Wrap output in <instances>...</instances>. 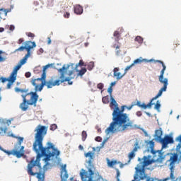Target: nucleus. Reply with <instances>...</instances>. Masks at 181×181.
I'll use <instances>...</instances> for the list:
<instances>
[{"instance_id": "nucleus-1", "label": "nucleus", "mask_w": 181, "mask_h": 181, "mask_svg": "<svg viewBox=\"0 0 181 181\" xmlns=\"http://www.w3.org/2000/svg\"><path fill=\"white\" fill-rule=\"evenodd\" d=\"M35 141L33 145V149L37 153L36 160L33 158L28 165V174L30 176H36L39 180H45V171L47 170V165H40V158L45 156V162H49L52 156H59L60 151L54 148V145L48 141L47 147H43V139L47 134V127L39 124L35 129ZM44 170V173H43Z\"/></svg>"}, {"instance_id": "nucleus-2", "label": "nucleus", "mask_w": 181, "mask_h": 181, "mask_svg": "<svg viewBox=\"0 0 181 181\" xmlns=\"http://www.w3.org/2000/svg\"><path fill=\"white\" fill-rule=\"evenodd\" d=\"M110 107L114 110L112 112V122L105 131L106 135L115 134V132H124V131L128 129L129 127H130V128L134 127V122H132V121L129 122L128 115L124 113L126 106H122L121 110H119L118 103H117V101L114 98H112Z\"/></svg>"}, {"instance_id": "nucleus-3", "label": "nucleus", "mask_w": 181, "mask_h": 181, "mask_svg": "<svg viewBox=\"0 0 181 181\" xmlns=\"http://www.w3.org/2000/svg\"><path fill=\"white\" fill-rule=\"evenodd\" d=\"M85 158H88L87 161L88 171L81 169L79 173L82 181H104V178L100 175V174L95 173V167H94V153L93 151H88L85 153Z\"/></svg>"}, {"instance_id": "nucleus-4", "label": "nucleus", "mask_w": 181, "mask_h": 181, "mask_svg": "<svg viewBox=\"0 0 181 181\" xmlns=\"http://www.w3.org/2000/svg\"><path fill=\"white\" fill-rule=\"evenodd\" d=\"M16 93H21L23 103L20 104V108L23 111H27L29 105H34L36 107L37 100H39V95L36 92H28V89H21L18 87L15 88Z\"/></svg>"}, {"instance_id": "nucleus-5", "label": "nucleus", "mask_w": 181, "mask_h": 181, "mask_svg": "<svg viewBox=\"0 0 181 181\" xmlns=\"http://www.w3.org/2000/svg\"><path fill=\"white\" fill-rule=\"evenodd\" d=\"M152 156H144L143 157V162L139 163L135 168L134 180H144L146 179V174H145V168L155 163V160L152 158Z\"/></svg>"}, {"instance_id": "nucleus-6", "label": "nucleus", "mask_w": 181, "mask_h": 181, "mask_svg": "<svg viewBox=\"0 0 181 181\" xmlns=\"http://www.w3.org/2000/svg\"><path fill=\"white\" fill-rule=\"evenodd\" d=\"M8 136H11V138H15L18 139V142L14 146V148L11 151L5 150L3 148L2 152L6 153V155L16 156L18 158L25 156V146H22L23 142V137L15 136L13 134H8Z\"/></svg>"}, {"instance_id": "nucleus-7", "label": "nucleus", "mask_w": 181, "mask_h": 181, "mask_svg": "<svg viewBox=\"0 0 181 181\" xmlns=\"http://www.w3.org/2000/svg\"><path fill=\"white\" fill-rule=\"evenodd\" d=\"M30 83L35 87V93H37V91H42L45 86H46L47 88H53V87L56 86H60L62 81H54V79L52 78L47 81H43L42 78H37L36 79L31 78Z\"/></svg>"}, {"instance_id": "nucleus-8", "label": "nucleus", "mask_w": 181, "mask_h": 181, "mask_svg": "<svg viewBox=\"0 0 181 181\" xmlns=\"http://www.w3.org/2000/svg\"><path fill=\"white\" fill-rule=\"evenodd\" d=\"M155 63H160V64H162V70L160 71V74L158 76V80L161 84H163V86L159 90L158 93L151 99V101H154V100H158L159 97H160L163 93V91H166L168 86V78H163V76L165 74V71H166V65H165V63L162 61H154Z\"/></svg>"}, {"instance_id": "nucleus-9", "label": "nucleus", "mask_w": 181, "mask_h": 181, "mask_svg": "<svg viewBox=\"0 0 181 181\" xmlns=\"http://www.w3.org/2000/svg\"><path fill=\"white\" fill-rule=\"evenodd\" d=\"M149 147L151 149V153L153 154V159L155 163H163L165 160V154L162 151H155L153 148L155 147V143L153 141H149Z\"/></svg>"}, {"instance_id": "nucleus-10", "label": "nucleus", "mask_w": 181, "mask_h": 181, "mask_svg": "<svg viewBox=\"0 0 181 181\" xmlns=\"http://www.w3.org/2000/svg\"><path fill=\"white\" fill-rule=\"evenodd\" d=\"M167 162H169V169L170 170V177H168L166 178L160 180L159 181H168V180H175V168L176 163H177V161H174L173 160H168Z\"/></svg>"}, {"instance_id": "nucleus-11", "label": "nucleus", "mask_w": 181, "mask_h": 181, "mask_svg": "<svg viewBox=\"0 0 181 181\" xmlns=\"http://www.w3.org/2000/svg\"><path fill=\"white\" fill-rule=\"evenodd\" d=\"M69 67H70V65H67V67H66V65H64L62 68L58 69L59 73H61V76L59 78L55 80V81H62L59 83V85L66 81H67L69 85L73 84V82L70 81V78H65L64 76V70H67Z\"/></svg>"}, {"instance_id": "nucleus-12", "label": "nucleus", "mask_w": 181, "mask_h": 181, "mask_svg": "<svg viewBox=\"0 0 181 181\" xmlns=\"http://www.w3.org/2000/svg\"><path fill=\"white\" fill-rule=\"evenodd\" d=\"M12 124L10 119H5L0 118V135L4 136L5 134L8 132V127ZM8 125V127H6Z\"/></svg>"}, {"instance_id": "nucleus-13", "label": "nucleus", "mask_w": 181, "mask_h": 181, "mask_svg": "<svg viewBox=\"0 0 181 181\" xmlns=\"http://www.w3.org/2000/svg\"><path fill=\"white\" fill-rule=\"evenodd\" d=\"M134 64H132L129 66H127L124 69V73L122 74L119 71V68L115 67L113 69V76L116 77L117 80H121L122 77H124L127 74V71L131 69V67H133Z\"/></svg>"}, {"instance_id": "nucleus-14", "label": "nucleus", "mask_w": 181, "mask_h": 181, "mask_svg": "<svg viewBox=\"0 0 181 181\" xmlns=\"http://www.w3.org/2000/svg\"><path fill=\"white\" fill-rule=\"evenodd\" d=\"M160 142L162 144L163 148H166L169 144H174L175 141L172 136L165 135L163 139H160Z\"/></svg>"}, {"instance_id": "nucleus-15", "label": "nucleus", "mask_w": 181, "mask_h": 181, "mask_svg": "<svg viewBox=\"0 0 181 181\" xmlns=\"http://www.w3.org/2000/svg\"><path fill=\"white\" fill-rule=\"evenodd\" d=\"M113 36L115 37V43L113 44L112 47L113 49H116V50H118L121 47V44L119 43V37H121V33H119V31H115Z\"/></svg>"}, {"instance_id": "nucleus-16", "label": "nucleus", "mask_w": 181, "mask_h": 181, "mask_svg": "<svg viewBox=\"0 0 181 181\" xmlns=\"http://www.w3.org/2000/svg\"><path fill=\"white\" fill-rule=\"evenodd\" d=\"M36 47V42L32 41H26L25 42V50L27 51V54L25 56H28L30 57V49H33V47Z\"/></svg>"}, {"instance_id": "nucleus-17", "label": "nucleus", "mask_w": 181, "mask_h": 181, "mask_svg": "<svg viewBox=\"0 0 181 181\" xmlns=\"http://www.w3.org/2000/svg\"><path fill=\"white\" fill-rule=\"evenodd\" d=\"M22 67V64H18L16 66L11 72L10 76H11V81H16V77L18 76V70H19Z\"/></svg>"}, {"instance_id": "nucleus-18", "label": "nucleus", "mask_w": 181, "mask_h": 181, "mask_svg": "<svg viewBox=\"0 0 181 181\" xmlns=\"http://www.w3.org/2000/svg\"><path fill=\"white\" fill-rule=\"evenodd\" d=\"M66 165H64L62 168L61 170V179L62 181H67V179H69V174H67V170H66Z\"/></svg>"}, {"instance_id": "nucleus-19", "label": "nucleus", "mask_w": 181, "mask_h": 181, "mask_svg": "<svg viewBox=\"0 0 181 181\" xmlns=\"http://www.w3.org/2000/svg\"><path fill=\"white\" fill-rule=\"evenodd\" d=\"M158 60H155V59H142V57H140L139 59H136L134 61V63L132 64H134V66H135V64H141V63H142V62H146V63H149L151 62H154V63H156L155 62H157ZM158 62H160V60H158Z\"/></svg>"}, {"instance_id": "nucleus-20", "label": "nucleus", "mask_w": 181, "mask_h": 181, "mask_svg": "<svg viewBox=\"0 0 181 181\" xmlns=\"http://www.w3.org/2000/svg\"><path fill=\"white\" fill-rule=\"evenodd\" d=\"M162 135H163V132H162V128L156 130L155 132V136L156 141H159L160 142V139H162Z\"/></svg>"}, {"instance_id": "nucleus-21", "label": "nucleus", "mask_w": 181, "mask_h": 181, "mask_svg": "<svg viewBox=\"0 0 181 181\" xmlns=\"http://www.w3.org/2000/svg\"><path fill=\"white\" fill-rule=\"evenodd\" d=\"M74 13L76 15H81V13H83V6L80 5H76L74 6Z\"/></svg>"}, {"instance_id": "nucleus-22", "label": "nucleus", "mask_w": 181, "mask_h": 181, "mask_svg": "<svg viewBox=\"0 0 181 181\" xmlns=\"http://www.w3.org/2000/svg\"><path fill=\"white\" fill-rule=\"evenodd\" d=\"M48 67H50V65H46L43 67V71L42 74V76H41V78H41V81H46V69Z\"/></svg>"}, {"instance_id": "nucleus-23", "label": "nucleus", "mask_w": 181, "mask_h": 181, "mask_svg": "<svg viewBox=\"0 0 181 181\" xmlns=\"http://www.w3.org/2000/svg\"><path fill=\"white\" fill-rule=\"evenodd\" d=\"M8 15V10L0 8V18L4 19V16H7Z\"/></svg>"}, {"instance_id": "nucleus-24", "label": "nucleus", "mask_w": 181, "mask_h": 181, "mask_svg": "<svg viewBox=\"0 0 181 181\" xmlns=\"http://www.w3.org/2000/svg\"><path fill=\"white\" fill-rule=\"evenodd\" d=\"M134 40L135 42H137L139 45H142V43H144V38L141 36H136Z\"/></svg>"}, {"instance_id": "nucleus-25", "label": "nucleus", "mask_w": 181, "mask_h": 181, "mask_svg": "<svg viewBox=\"0 0 181 181\" xmlns=\"http://www.w3.org/2000/svg\"><path fill=\"white\" fill-rule=\"evenodd\" d=\"M102 101H103V104H108V103H110V96L109 95L104 96L102 98Z\"/></svg>"}, {"instance_id": "nucleus-26", "label": "nucleus", "mask_w": 181, "mask_h": 181, "mask_svg": "<svg viewBox=\"0 0 181 181\" xmlns=\"http://www.w3.org/2000/svg\"><path fill=\"white\" fill-rule=\"evenodd\" d=\"M87 69H88V70H89V71H91V70H93V69H94V62H90L88 64Z\"/></svg>"}, {"instance_id": "nucleus-27", "label": "nucleus", "mask_w": 181, "mask_h": 181, "mask_svg": "<svg viewBox=\"0 0 181 181\" xmlns=\"http://www.w3.org/2000/svg\"><path fill=\"white\" fill-rule=\"evenodd\" d=\"M86 73H87V69L82 68L81 70H80L78 72V76H84Z\"/></svg>"}, {"instance_id": "nucleus-28", "label": "nucleus", "mask_w": 181, "mask_h": 181, "mask_svg": "<svg viewBox=\"0 0 181 181\" xmlns=\"http://www.w3.org/2000/svg\"><path fill=\"white\" fill-rule=\"evenodd\" d=\"M81 136H82V141L84 142L86 139H87V132L83 131L81 133Z\"/></svg>"}, {"instance_id": "nucleus-29", "label": "nucleus", "mask_w": 181, "mask_h": 181, "mask_svg": "<svg viewBox=\"0 0 181 181\" xmlns=\"http://www.w3.org/2000/svg\"><path fill=\"white\" fill-rule=\"evenodd\" d=\"M128 158L129 162H130L132 159H134V158H135V153H134L133 151L130 152L128 155Z\"/></svg>"}, {"instance_id": "nucleus-30", "label": "nucleus", "mask_w": 181, "mask_h": 181, "mask_svg": "<svg viewBox=\"0 0 181 181\" xmlns=\"http://www.w3.org/2000/svg\"><path fill=\"white\" fill-rule=\"evenodd\" d=\"M26 49V42H25V46H21L16 49L15 52H23V50H25Z\"/></svg>"}, {"instance_id": "nucleus-31", "label": "nucleus", "mask_w": 181, "mask_h": 181, "mask_svg": "<svg viewBox=\"0 0 181 181\" xmlns=\"http://www.w3.org/2000/svg\"><path fill=\"white\" fill-rule=\"evenodd\" d=\"M28 59H29V56L25 55V57L21 59L20 64H21V66L25 64V63H26V60H28Z\"/></svg>"}, {"instance_id": "nucleus-32", "label": "nucleus", "mask_w": 181, "mask_h": 181, "mask_svg": "<svg viewBox=\"0 0 181 181\" xmlns=\"http://www.w3.org/2000/svg\"><path fill=\"white\" fill-rule=\"evenodd\" d=\"M35 74H39V73H42V68L40 66L35 67L34 69Z\"/></svg>"}, {"instance_id": "nucleus-33", "label": "nucleus", "mask_w": 181, "mask_h": 181, "mask_svg": "<svg viewBox=\"0 0 181 181\" xmlns=\"http://www.w3.org/2000/svg\"><path fill=\"white\" fill-rule=\"evenodd\" d=\"M154 109L157 111H159V110H160V102H159V100H157Z\"/></svg>"}, {"instance_id": "nucleus-34", "label": "nucleus", "mask_w": 181, "mask_h": 181, "mask_svg": "<svg viewBox=\"0 0 181 181\" xmlns=\"http://www.w3.org/2000/svg\"><path fill=\"white\" fill-rule=\"evenodd\" d=\"M15 81H11V76L8 77V83L7 84V88L9 89L11 87H12V85L13 84Z\"/></svg>"}, {"instance_id": "nucleus-35", "label": "nucleus", "mask_w": 181, "mask_h": 181, "mask_svg": "<svg viewBox=\"0 0 181 181\" xmlns=\"http://www.w3.org/2000/svg\"><path fill=\"white\" fill-rule=\"evenodd\" d=\"M107 165H108V166H110V168H113V167H114V165H117V160L108 161V162H107Z\"/></svg>"}, {"instance_id": "nucleus-36", "label": "nucleus", "mask_w": 181, "mask_h": 181, "mask_svg": "<svg viewBox=\"0 0 181 181\" xmlns=\"http://www.w3.org/2000/svg\"><path fill=\"white\" fill-rule=\"evenodd\" d=\"M138 145H139V143H138V141H137L135 143V144H134L135 147L133 148L132 152L135 153L136 152V151H138V148H139V146H138Z\"/></svg>"}, {"instance_id": "nucleus-37", "label": "nucleus", "mask_w": 181, "mask_h": 181, "mask_svg": "<svg viewBox=\"0 0 181 181\" xmlns=\"http://www.w3.org/2000/svg\"><path fill=\"white\" fill-rule=\"evenodd\" d=\"M50 131H56L57 129V124H53L49 127Z\"/></svg>"}, {"instance_id": "nucleus-38", "label": "nucleus", "mask_w": 181, "mask_h": 181, "mask_svg": "<svg viewBox=\"0 0 181 181\" xmlns=\"http://www.w3.org/2000/svg\"><path fill=\"white\" fill-rule=\"evenodd\" d=\"M107 93H109L110 95V100H111V98H114L112 97V88H111V86H110L107 89Z\"/></svg>"}, {"instance_id": "nucleus-39", "label": "nucleus", "mask_w": 181, "mask_h": 181, "mask_svg": "<svg viewBox=\"0 0 181 181\" xmlns=\"http://www.w3.org/2000/svg\"><path fill=\"white\" fill-rule=\"evenodd\" d=\"M97 88L99 89V90H103L104 88V83H100L97 85Z\"/></svg>"}, {"instance_id": "nucleus-40", "label": "nucleus", "mask_w": 181, "mask_h": 181, "mask_svg": "<svg viewBox=\"0 0 181 181\" xmlns=\"http://www.w3.org/2000/svg\"><path fill=\"white\" fill-rule=\"evenodd\" d=\"M153 100H151L150 103H148L146 106H147V108H151L154 103H153Z\"/></svg>"}, {"instance_id": "nucleus-41", "label": "nucleus", "mask_w": 181, "mask_h": 181, "mask_svg": "<svg viewBox=\"0 0 181 181\" xmlns=\"http://www.w3.org/2000/svg\"><path fill=\"white\" fill-rule=\"evenodd\" d=\"M116 172H117V180L119 181V170H118V168L116 169Z\"/></svg>"}, {"instance_id": "nucleus-42", "label": "nucleus", "mask_w": 181, "mask_h": 181, "mask_svg": "<svg viewBox=\"0 0 181 181\" xmlns=\"http://www.w3.org/2000/svg\"><path fill=\"white\" fill-rule=\"evenodd\" d=\"M26 35L28 37H35V34L32 33H26Z\"/></svg>"}, {"instance_id": "nucleus-43", "label": "nucleus", "mask_w": 181, "mask_h": 181, "mask_svg": "<svg viewBox=\"0 0 181 181\" xmlns=\"http://www.w3.org/2000/svg\"><path fill=\"white\" fill-rule=\"evenodd\" d=\"M64 18H70V13H69V12H65V13H64Z\"/></svg>"}, {"instance_id": "nucleus-44", "label": "nucleus", "mask_w": 181, "mask_h": 181, "mask_svg": "<svg viewBox=\"0 0 181 181\" xmlns=\"http://www.w3.org/2000/svg\"><path fill=\"white\" fill-rule=\"evenodd\" d=\"M1 54H2L1 50H0V62H5V58H4Z\"/></svg>"}, {"instance_id": "nucleus-45", "label": "nucleus", "mask_w": 181, "mask_h": 181, "mask_svg": "<svg viewBox=\"0 0 181 181\" xmlns=\"http://www.w3.org/2000/svg\"><path fill=\"white\" fill-rule=\"evenodd\" d=\"M134 105H135L132 104V105H129V106H126V108H127V110H128L129 111L130 110H132V107H133Z\"/></svg>"}, {"instance_id": "nucleus-46", "label": "nucleus", "mask_w": 181, "mask_h": 181, "mask_svg": "<svg viewBox=\"0 0 181 181\" xmlns=\"http://www.w3.org/2000/svg\"><path fill=\"white\" fill-rule=\"evenodd\" d=\"M23 42H25V40H23V38H20L18 41V45H21Z\"/></svg>"}, {"instance_id": "nucleus-47", "label": "nucleus", "mask_w": 181, "mask_h": 181, "mask_svg": "<svg viewBox=\"0 0 181 181\" xmlns=\"http://www.w3.org/2000/svg\"><path fill=\"white\" fill-rule=\"evenodd\" d=\"M25 76L27 78H29V77L32 76V74H30V72H26Z\"/></svg>"}, {"instance_id": "nucleus-48", "label": "nucleus", "mask_w": 181, "mask_h": 181, "mask_svg": "<svg viewBox=\"0 0 181 181\" xmlns=\"http://www.w3.org/2000/svg\"><path fill=\"white\" fill-rule=\"evenodd\" d=\"M136 115L137 117H142V112H141V111H137V112H136Z\"/></svg>"}, {"instance_id": "nucleus-49", "label": "nucleus", "mask_w": 181, "mask_h": 181, "mask_svg": "<svg viewBox=\"0 0 181 181\" xmlns=\"http://www.w3.org/2000/svg\"><path fill=\"white\" fill-rule=\"evenodd\" d=\"M95 141H96L97 142H101V141H103V139H102L101 137H100V136H97V137L95 138Z\"/></svg>"}, {"instance_id": "nucleus-50", "label": "nucleus", "mask_w": 181, "mask_h": 181, "mask_svg": "<svg viewBox=\"0 0 181 181\" xmlns=\"http://www.w3.org/2000/svg\"><path fill=\"white\" fill-rule=\"evenodd\" d=\"M134 105H137V107H139L141 108L142 104L141 103V101H137L136 104H134Z\"/></svg>"}, {"instance_id": "nucleus-51", "label": "nucleus", "mask_w": 181, "mask_h": 181, "mask_svg": "<svg viewBox=\"0 0 181 181\" xmlns=\"http://www.w3.org/2000/svg\"><path fill=\"white\" fill-rule=\"evenodd\" d=\"M140 108H144V110H146L147 106L145 103L141 104V106Z\"/></svg>"}, {"instance_id": "nucleus-52", "label": "nucleus", "mask_w": 181, "mask_h": 181, "mask_svg": "<svg viewBox=\"0 0 181 181\" xmlns=\"http://www.w3.org/2000/svg\"><path fill=\"white\" fill-rule=\"evenodd\" d=\"M9 30H11V32L15 30V26L12 25H10Z\"/></svg>"}, {"instance_id": "nucleus-53", "label": "nucleus", "mask_w": 181, "mask_h": 181, "mask_svg": "<svg viewBox=\"0 0 181 181\" xmlns=\"http://www.w3.org/2000/svg\"><path fill=\"white\" fill-rule=\"evenodd\" d=\"M52 43V40L50 39V37H47V45H50Z\"/></svg>"}, {"instance_id": "nucleus-54", "label": "nucleus", "mask_w": 181, "mask_h": 181, "mask_svg": "<svg viewBox=\"0 0 181 181\" xmlns=\"http://www.w3.org/2000/svg\"><path fill=\"white\" fill-rule=\"evenodd\" d=\"M176 141H179L181 143V134L176 138Z\"/></svg>"}, {"instance_id": "nucleus-55", "label": "nucleus", "mask_w": 181, "mask_h": 181, "mask_svg": "<svg viewBox=\"0 0 181 181\" xmlns=\"http://www.w3.org/2000/svg\"><path fill=\"white\" fill-rule=\"evenodd\" d=\"M78 65L79 66H83L84 65V62H83V60L79 61Z\"/></svg>"}, {"instance_id": "nucleus-56", "label": "nucleus", "mask_w": 181, "mask_h": 181, "mask_svg": "<svg viewBox=\"0 0 181 181\" xmlns=\"http://www.w3.org/2000/svg\"><path fill=\"white\" fill-rule=\"evenodd\" d=\"M119 54H121V50H119H119H117V51H116V55H117V56H119Z\"/></svg>"}, {"instance_id": "nucleus-57", "label": "nucleus", "mask_w": 181, "mask_h": 181, "mask_svg": "<svg viewBox=\"0 0 181 181\" xmlns=\"http://www.w3.org/2000/svg\"><path fill=\"white\" fill-rule=\"evenodd\" d=\"M78 149H80V151H83V149H84V147H83L82 145H79L78 146Z\"/></svg>"}, {"instance_id": "nucleus-58", "label": "nucleus", "mask_w": 181, "mask_h": 181, "mask_svg": "<svg viewBox=\"0 0 181 181\" xmlns=\"http://www.w3.org/2000/svg\"><path fill=\"white\" fill-rule=\"evenodd\" d=\"M115 84H116V82H112V83H110V87H111V88L114 87V86H115Z\"/></svg>"}, {"instance_id": "nucleus-59", "label": "nucleus", "mask_w": 181, "mask_h": 181, "mask_svg": "<svg viewBox=\"0 0 181 181\" xmlns=\"http://www.w3.org/2000/svg\"><path fill=\"white\" fill-rule=\"evenodd\" d=\"M146 181H155L153 178H148Z\"/></svg>"}, {"instance_id": "nucleus-60", "label": "nucleus", "mask_w": 181, "mask_h": 181, "mask_svg": "<svg viewBox=\"0 0 181 181\" xmlns=\"http://www.w3.org/2000/svg\"><path fill=\"white\" fill-rule=\"evenodd\" d=\"M4 30L5 29L4 28H0V33H2Z\"/></svg>"}, {"instance_id": "nucleus-61", "label": "nucleus", "mask_w": 181, "mask_h": 181, "mask_svg": "<svg viewBox=\"0 0 181 181\" xmlns=\"http://www.w3.org/2000/svg\"><path fill=\"white\" fill-rule=\"evenodd\" d=\"M73 74V71H69V76H71Z\"/></svg>"}, {"instance_id": "nucleus-62", "label": "nucleus", "mask_w": 181, "mask_h": 181, "mask_svg": "<svg viewBox=\"0 0 181 181\" xmlns=\"http://www.w3.org/2000/svg\"><path fill=\"white\" fill-rule=\"evenodd\" d=\"M35 170H38L37 168H33V172H35Z\"/></svg>"}, {"instance_id": "nucleus-63", "label": "nucleus", "mask_w": 181, "mask_h": 181, "mask_svg": "<svg viewBox=\"0 0 181 181\" xmlns=\"http://www.w3.org/2000/svg\"><path fill=\"white\" fill-rule=\"evenodd\" d=\"M84 45H85V47H87V46H88V42H86Z\"/></svg>"}, {"instance_id": "nucleus-64", "label": "nucleus", "mask_w": 181, "mask_h": 181, "mask_svg": "<svg viewBox=\"0 0 181 181\" xmlns=\"http://www.w3.org/2000/svg\"><path fill=\"white\" fill-rule=\"evenodd\" d=\"M0 151H4V148L0 146Z\"/></svg>"}]
</instances>
